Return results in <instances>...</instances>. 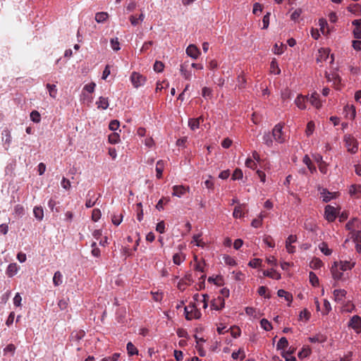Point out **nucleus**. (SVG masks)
Listing matches in <instances>:
<instances>
[{
  "instance_id": "obj_1",
  "label": "nucleus",
  "mask_w": 361,
  "mask_h": 361,
  "mask_svg": "<svg viewBox=\"0 0 361 361\" xmlns=\"http://www.w3.org/2000/svg\"><path fill=\"white\" fill-rule=\"evenodd\" d=\"M345 147L348 151L352 154H355L358 150V142L351 135H345L343 137Z\"/></svg>"
},
{
  "instance_id": "obj_2",
  "label": "nucleus",
  "mask_w": 361,
  "mask_h": 361,
  "mask_svg": "<svg viewBox=\"0 0 361 361\" xmlns=\"http://www.w3.org/2000/svg\"><path fill=\"white\" fill-rule=\"evenodd\" d=\"M185 319L191 320L192 319H199L201 317L200 311L197 308L195 304H190L185 307Z\"/></svg>"
},
{
  "instance_id": "obj_3",
  "label": "nucleus",
  "mask_w": 361,
  "mask_h": 361,
  "mask_svg": "<svg viewBox=\"0 0 361 361\" xmlns=\"http://www.w3.org/2000/svg\"><path fill=\"white\" fill-rule=\"evenodd\" d=\"M130 81L135 88L144 85L146 82V77L137 72H133L130 75Z\"/></svg>"
},
{
  "instance_id": "obj_4",
  "label": "nucleus",
  "mask_w": 361,
  "mask_h": 361,
  "mask_svg": "<svg viewBox=\"0 0 361 361\" xmlns=\"http://www.w3.org/2000/svg\"><path fill=\"white\" fill-rule=\"evenodd\" d=\"M282 129L283 125L278 123L272 130V137L279 143H283L285 141V137L283 136Z\"/></svg>"
},
{
  "instance_id": "obj_5",
  "label": "nucleus",
  "mask_w": 361,
  "mask_h": 361,
  "mask_svg": "<svg viewBox=\"0 0 361 361\" xmlns=\"http://www.w3.org/2000/svg\"><path fill=\"white\" fill-rule=\"evenodd\" d=\"M348 326L351 327L356 332L361 331V317L358 315H354L349 321Z\"/></svg>"
},
{
  "instance_id": "obj_6",
  "label": "nucleus",
  "mask_w": 361,
  "mask_h": 361,
  "mask_svg": "<svg viewBox=\"0 0 361 361\" xmlns=\"http://www.w3.org/2000/svg\"><path fill=\"white\" fill-rule=\"evenodd\" d=\"M325 216L328 221H334L336 218V209H335V207L331 205L326 206Z\"/></svg>"
},
{
  "instance_id": "obj_7",
  "label": "nucleus",
  "mask_w": 361,
  "mask_h": 361,
  "mask_svg": "<svg viewBox=\"0 0 361 361\" xmlns=\"http://www.w3.org/2000/svg\"><path fill=\"white\" fill-rule=\"evenodd\" d=\"M225 301L223 297L218 296L211 302V307L215 310H220L224 307Z\"/></svg>"
},
{
  "instance_id": "obj_8",
  "label": "nucleus",
  "mask_w": 361,
  "mask_h": 361,
  "mask_svg": "<svg viewBox=\"0 0 361 361\" xmlns=\"http://www.w3.org/2000/svg\"><path fill=\"white\" fill-rule=\"evenodd\" d=\"M325 77L328 82H332L334 85H338L341 82V78L336 71H334L331 73L326 72Z\"/></svg>"
},
{
  "instance_id": "obj_9",
  "label": "nucleus",
  "mask_w": 361,
  "mask_h": 361,
  "mask_svg": "<svg viewBox=\"0 0 361 361\" xmlns=\"http://www.w3.org/2000/svg\"><path fill=\"white\" fill-rule=\"evenodd\" d=\"M319 97V95L318 93L313 92L310 97L307 96V102H309L312 106H314L317 109H319L322 104Z\"/></svg>"
},
{
  "instance_id": "obj_10",
  "label": "nucleus",
  "mask_w": 361,
  "mask_h": 361,
  "mask_svg": "<svg viewBox=\"0 0 361 361\" xmlns=\"http://www.w3.org/2000/svg\"><path fill=\"white\" fill-rule=\"evenodd\" d=\"M186 54L191 58L196 59L198 58L200 51L195 45L190 44L186 49Z\"/></svg>"
},
{
  "instance_id": "obj_11",
  "label": "nucleus",
  "mask_w": 361,
  "mask_h": 361,
  "mask_svg": "<svg viewBox=\"0 0 361 361\" xmlns=\"http://www.w3.org/2000/svg\"><path fill=\"white\" fill-rule=\"evenodd\" d=\"M330 50L327 48H322L319 49L318 56L317 57V62H323L329 58Z\"/></svg>"
},
{
  "instance_id": "obj_12",
  "label": "nucleus",
  "mask_w": 361,
  "mask_h": 361,
  "mask_svg": "<svg viewBox=\"0 0 361 361\" xmlns=\"http://www.w3.org/2000/svg\"><path fill=\"white\" fill-rule=\"evenodd\" d=\"M2 141L4 142L5 145H6V149L7 150L8 147H10L11 142H12V137L11 135V132L8 129H4L2 133Z\"/></svg>"
},
{
  "instance_id": "obj_13",
  "label": "nucleus",
  "mask_w": 361,
  "mask_h": 361,
  "mask_svg": "<svg viewBox=\"0 0 361 361\" xmlns=\"http://www.w3.org/2000/svg\"><path fill=\"white\" fill-rule=\"evenodd\" d=\"M306 102H307V96L299 94L295 100V104L300 109L303 110L306 109Z\"/></svg>"
},
{
  "instance_id": "obj_14",
  "label": "nucleus",
  "mask_w": 361,
  "mask_h": 361,
  "mask_svg": "<svg viewBox=\"0 0 361 361\" xmlns=\"http://www.w3.org/2000/svg\"><path fill=\"white\" fill-rule=\"evenodd\" d=\"M18 271V266L16 263H11L6 271V275L8 277H13L15 276Z\"/></svg>"
},
{
  "instance_id": "obj_15",
  "label": "nucleus",
  "mask_w": 361,
  "mask_h": 361,
  "mask_svg": "<svg viewBox=\"0 0 361 361\" xmlns=\"http://www.w3.org/2000/svg\"><path fill=\"white\" fill-rule=\"evenodd\" d=\"M347 292L344 289H336L334 291L335 300L338 302H342L345 297Z\"/></svg>"
},
{
  "instance_id": "obj_16",
  "label": "nucleus",
  "mask_w": 361,
  "mask_h": 361,
  "mask_svg": "<svg viewBox=\"0 0 361 361\" xmlns=\"http://www.w3.org/2000/svg\"><path fill=\"white\" fill-rule=\"evenodd\" d=\"M345 112V117L350 119H354L356 115L355 108L354 106H346L344 109Z\"/></svg>"
},
{
  "instance_id": "obj_17",
  "label": "nucleus",
  "mask_w": 361,
  "mask_h": 361,
  "mask_svg": "<svg viewBox=\"0 0 361 361\" xmlns=\"http://www.w3.org/2000/svg\"><path fill=\"white\" fill-rule=\"evenodd\" d=\"M263 275L271 279H274L279 280L281 279V274L276 271L274 269H271L270 270H264L263 271Z\"/></svg>"
},
{
  "instance_id": "obj_18",
  "label": "nucleus",
  "mask_w": 361,
  "mask_h": 361,
  "mask_svg": "<svg viewBox=\"0 0 361 361\" xmlns=\"http://www.w3.org/2000/svg\"><path fill=\"white\" fill-rule=\"evenodd\" d=\"M96 104L99 109L104 110L109 106V99L106 97H100Z\"/></svg>"
},
{
  "instance_id": "obj_19",
  "label": "nucleus",
  "mask_w": 361,
  "mask_h": 361,
  "mask_svg": "<svg viewBox=\"0 0 361 361\" xmlns=\"http://www.w3.org/2000/svg\"><path fill=\"white\" fill-rule=\"evenodd\" d=\"M172 195L178 197H181L185 192V188L183 185H174Z\"/></svg>"
},
{
  "instance_id": "obj_20",
  "label": "nucleus",
  "mask_w": 361,
  "mask_h": 361,
  "mask_svg": "<svg viewBox=\"0 0 361 361\" xmlns=\"http://www.w3.org/2000/svg\"><path fill=\"white\" fill-rule=\"evenodd\" d=\"M187 64L185 63L180 65V71L181 75L185 80H190L192 74L191 72L187 70Z\"/></svg>"
},
{
  "instance_id": "obj_21",
  "label": "nucleus",
  "mask_w": 361,
  "mask_h": 361,
  "mask_svg": "<svg viewBox=\"0 0 361 361\" xmlns=\"http://www.w3.org/2000/svg\"><path fill=\"white\" fill-rule=\"evenodd\" d=\"M62 283H63V275L59 271H57L54 273V275L53 277V283L55 286H59Z\"/></svg>"
},
{
  "instance_id": "obj_22",
  "label": "nucleus",
  "mask_w": 361,
  "mask_h": 361,
  "mask_svg": "<svg viewBox=\"0 0 361 361\" xmlns=\"http://www.w3.org/2000/svg\"><path fill=\"white\" fill-rule=\"evenodd\" d=\"M277 295L280 298H283V297L285 298L286 300L288 301L289 302H292V300H293L292 295L290 293L286 291L285 290H283V289L279 290L277 292Z\"/></svg>"
},
{
  "instance_id": "obj_23",
  "label": "nucleus",
  "mask_w": 361,
  "mask_h": 361,
  "mask_svg": "<svg viewBox=\"0 0 361 361\" xmlns=\"http://www.w3.org/2000/svg\"><path fill=\"white\" fill-rule=\"evenodd\" d=\"M33 214L35 217L39 220L41 221L43 219L44 216V211L42 207H35L33 209Z\"/></svg>"
},
{
  "instance_id": "obj_24",
  "label": "nucleus",
  "mask_w": 361,
  "mask_h": 361,
  "mask_svg": "<svg viewBox=\"0 0 361 361\" xmlns=\"http://www.w3.org/2000/svg\"><path fill=\"white\" fill-rule=\"evenodd\" d=\"M126 348H127L128 354L130 356L138 354V350L131 342H128L127 343Z\"/></svg>"
},
{
  "instance_id": "obj_25",
  "label": "nucleus",
  "mask_w": 361,
  "mask_h": 361,
  "mask_svg": "<svg viewBox=\"0 0 361 361\" xmlns=\"http://www.w3.org/2000/svg\"><path fill=\"white\" fill-rule=\"evenodd\" d=\"M109 15L106 12H99L95 15V20L100 23H104L108 18Z\"/></svg>"
},
{
  "instance_id": "obj_26",
  "label": "nucleus",
  "mask_w": 361,
  "mask_h": 361,
  "mask_svg": "<svg viewBox=\"0 0 361 361\" xmlns=\"http://www.w3.org/2000/svg\"><path fill=\"white\" fill-rule=\"evenodd\" d=\"M47 88L49 91V96L52 98H56L57 94V89L55 85L47 84Z\"/></svg>"
},
{
  "instance_id": "obj_27",
  "label": "nucleus",
  "mask_w": 361,
  "mask_h": 361,
  "mask_svg": "<svg viewBox=\"0 0 361 361\" xmlns=\"http://www.w3.org/2000/svg\"><path fill=\"white\" fill-rule=\"evenodd\" d=\"M164 170V163L161 160L157 161L156 165L157 177L161 178Z\"/></svg>"
},
{
  "instance_id": "obj_28",
  "label": "nucleus",
  "mask_w": 361,
  "mask_h": 361,
  "mask_svg": "<svg viewBox=\"0 0 361 361\" xmlns=\"http://www.w3.org/2000/svg\"><path fill=\"white\" fill-rule=\"evenodd\" d=\"M288 345V341L286 337H282L279 339L276 346L277 349H286Z\"/></svg>"
},
{
  "instance_id": "obj_29",
  "label": "nucleus",
  "mask_w": 361,
  "mask_h": 361,
  "mask_svg": "<svg viewBox=\"0 0 361 361\" xmlns=\"http://www.w3.org/2000/svg\"><path fill=\"white\" fill-rule=\"evenodd\" d=\"M355 266V262H350L348 261L341 262L340 269L342 271L350 270Z\"/></svg>"
},
{
  "instance_id": "obj_30",
  "label": "nucleus",
  "mask_w": 361,
  "mask_h": 361,
  "mask_svg": "<svg viewBox=\"0 0 361 361\" xmlns=\"http://www.w3.org/2000/svg\"><path fill=\"white\" fill-rule=\"evenodd\" d=\"M351 238H353V241L359 243H361V231H352Z\"/></svg>"
},
{
  "instance_id": "obj_31",
  "label": "nucleus",
  "mask_w": 361,
  "mask_h": 361,
  "mask_svg": "<svg viewBox=\"0 0 361 361\" xmlns=\"http://www.w3.org/2000/svg\"><path fill=\"white\" fill-rule=\"evenodd\" d=\"M109 141L111 144H116L120 141V135L118 133H113L109 135Z\"/></svg>"
},
{
  "instance_id": "obj_32",
  "label": "nucleus",
  "mask_w": 361,
  "mask_h": 361,
  "mask_svg": "<svg viewBox=\"0 0 361 361\" xmlns=\"http://www.w3.org/2000/svg\"><path fill=\"white\" fill-rule=\"evenodd\" d=\"M319 250H321L322 252H323L325 255L326 256H329L331 254V250H330L329 247H328V245L326 243H322L319 245Z\"/></svg>"
},
{
  "instance_id": "obj_33",
  "label": "nucleus",
  "mask_w": 361,
  "mask_h": 361,
  "mask_svg": "<svg viewBox=\"0 0 361 361\" xmlns=\"http://www.w3.org/2000/svg\"><path fill=\"white\" fill-rule=\"evenodd\" d=\"M272 135H270L269 133H265L263 135L262 140L263 142L267 145L268 147H271L273 144V140L271 138Z\"/></svg>"
},
{
  "instance_id": "obj_34",
  "label": "nucleus",
  "mask_w": 361,
  "mask_h": 361,
  "mask_svg": "<svg viewBox=\"0 0 361 361\" xmlns=\"http://www.w3.org/2000/svg\"><path fill=\"white\" fill-rule=\"evenodd\" d=\"M321 194L323 197V201L325 202H329L333 198L332 193L329 192L326 189H323Z\"/></svg>"
},
{
  "instance_id": "obj_35",
  "label": "nucleus",
  "mask_w": 361,
  "mask_h": 361,
  "mask_svg": "<svg viewBox=\"0 0 361 361\" xmlns=\"http://www.w3.org/2000/svg\"><path fill=\"white\" fill-rule=\"evenodd\" d=\"M310 282L313 286H317L319 285V279L317 275L312 272H310Z\"/></svg>"
},
{
  "instance_id": "obj_36",
  "label": "nucleus",
  "mask_w": 361,
  "mask_h": 361,
  "mask_svg": "<svg viewBox=\"0 0 361 361\" xmlns=\"http://www.w3.org/2000/svg\"><path fill=\"white\" fill-rule=\"evenodd\" d=\"M264 217V215L260 214L259 216L257 219H255L252 220L251 225L255 228H258L262 226V219Z\"/></svg>"
},
{
  "instance_id": "obj_37",
  "label": "nucleus",
  "mask_w": 361,
  "mask_h": 361,
  "mask_svg": "<svg viewBox=\"0 0 361 361\" xmlns=\"http://www.w3.org/2000/svg\"><path fill=\"white\" fill-rule=\"evenodd\" d=\"M361 192V185H352L349 189V193L351 196L355 195Z\"/></svg>"
},
{
  "instance_id": "obj_38",
  "label": "nucleus",
  "mask_w": 361,
  "mask_h": 361,
  "mask_svg": "<svg viewBox=\"0 0 361 361\" xmlns=\"http://www.w3.org/2000/svg\"><path fill=\"white\" fill-rule=\"evenodd\" d=\"M293 94L291 91L288 89H285L281 92V98L285 102L286 100H289L291 99Z\"/></svg>"
},
{
  "instance_id": "obj_39",
  "label": "nucleus",
  "mask_w": 361,
  "mask_h": 361,
  "mask_svg": "<svg viewBox=\"0 0 361 361\" xmlns=\"http://www.w3.org/2000/svg\"><path fill=\"white\" fill-rule=\"evenodd\" d=\"M30 119L34 123H39L41 120V116L37 111H32L30 114Z\"/></svg>"
},
{
  "instance_id": "obj_40",
  "label": "nucleus",
  "mask_w": 361,
  "mask_h": 361,
  "mask_svg": "<svg viewBox=\"0 0 361 361\" xmlns=\"http://www.w3.org/2000/svg\"><path fill=\"white\" fill-rule=\"evenodd\" d=\"M322 265H323V263H322V260H320L319 259H317V258L314 259L310 262V267H311V268H312L314 269H319Z\"/></svg>"
},
{
  "instance_id": "obj_41",
  "label": "nucleus",
  "mask_w": 361,
  "mask_h": 361,
  "mask_svg": "<svg viewBox=\"0 0 361 361\" xmlns=\"http://www.w3.org/2000/svg\"><path fill=\"white\" fill-rule=\"evenodd\" d=\"M261 327L265 331H270L272 329L271 323L266 319H262L260 322Z\"/></svg>"
},
{
  "instance_id": "obj_42",
  "label": "nucleus",
  "mask_w": 361,
  "mask_h": 361,
  "mask_svg": "<svg viewBox=\"0 0 361 361\" xmlns=\"http://www.w3.org/2000/svg\"><path fill=\"white\" fill-rule=\"evenodd\" d=\"M122 220H123V214H120L119 215L114 214L111 217L112 223L116 226H118L121 223Z\"/></svg>"
},
{
  "instance_id": "obj_43",
  "label": "nucleus",
  "mask_w": 361,
  "mask_h": 361,
  "mask_svg": "<svg viewBox=\"0 0 361 361\" xmlns=\"http://www.w3.org/2000/svg\"><path fill=\"white\" fill-rule=\"evenodd\" d=\"M14 213H15V214H16L19 216H23L25 214V209H24L23 206H22L20 204L16 205L14 207Z\"/></svg>"
},
{
  "instance_id": "obj_44",
  "label": "nucleus",
  "mask_w": 361,
  "mask_h": 361,
  "mask_svg": "<svg viewBox=\"0 0 361 361\" xmlns=\"http://www.w3.org/2000/svg\"><path fill=\"white\" fill-rule=\"evenodd\" d=\"M262 260L259 258H255L252 259L248 265L252 268H257L262 265Z\"/></svg>"
},
{
  "instance_id": "obj_45",
  "label": "nucleus",
  "mask_w": 361,
  "mask_h": 361,
  "mask_svg": "<svg viewBox=\"0 0 361 361\" xmlns=\"http://www.w3.org/2000/svg\"><path fill=\"white\" fill-rule=\"evenodd\" d=\"M233 359L236 360L238 358H240V360H243L245 357L244 351L241 349H239L237 352H233L231 355Z\"/></svg>"
},
{
  "instance_id": "obj_46",
  "label": "nucleus",
  "mask_w": 361,
  "mask_h": 361,
  "mask_svg": "<svg viewBox=\"0 0 361 361\" xmlns=\"http://www.w3.org/2000/svg\"><path fill=\"white\" fill-rule=\"evenodd\" d=\"M188 126H190L191 130H195L197 129L200 126L199 121L197 119L190 118L188 121Z\"/></svg>"
},
{
  "instance_id": "obj_47",
  "label": "nucleus",
  "mask_w": 361,
  "mask_h": 361,
  "mask_svg": "<svg viewBox=\"0 0 361 361\" xmlns=\"http://www.w3.org/2000/svg\"><path fill=\"white\" fill-rule=\"evenodd\" d=\"M164 68V65L161 61H156L154 64V70L157 73H161L163 71Z\"/></svg>"
},
{
  "instance_id": "obj_48",
  "label": "nucleus",
  "mask_w": 361,
  "mask_h": 361,
  "mask_svg": "<svg viewBox=\"0 0 361 361\" xmlns=\"http://www.w3.org/2000/svg\"><path fill=\"white\" fill-rule=\"evenodd\" d=\"M310 353L311 350L309 348H302V350L298 353V357L300 359L307 357Z\"/></svg>"
},
{
  "instance_id": "obj_49",
  "label": "nucleus",
  "mask_w": 361,
  "mask_h": 361,
  "mask_svg": "<svg viewBox=\"0 0 361 361\" xmlns=\"http://www.w3.org/2000/svg\"><path fill=\"white\" fill-rule=\"evenodd\" d=\"M264 243L269 247H274L275 243L270 235H266L263 239Z\"/></svg>"
},
{
  "instance_id": "obj_50",
  "label": "nucleus",
  "mask_w": 361,
  "mask_h": 361,
  "mask_svg": "<svg viewBox=\"0 0 361 361\" xmlns=\"http://www.w3.org/2000/svg\"><path fill=\"white\" fill-rule=\"evenodd\" d=\"M243 176V171L240 169H236L233 175H232V179L233 180H240L242 179Z\"/></svg>"
},
{
  "instance_id": "obj_51",
  "label": "nucleus",
  "mask_w": 361,
  "mask_h": 361,
  "mask_svg": "<svg viewBox=\"0 0 361 361\" xmlns=\"http://www.w3.org/2000/svg\"><path fill=\"white\" fill-rule=\"evenodd\" d=\"M15 351H16V346L11 343V344H8L4 349V355L7 354V353H11L12 355H14L15 353Z\"/></svg>"
},
{
  "instance_id": "obj_52",
  "label": "nucleus",
  "mask_w": 361,
  "mask_h": 361,
  "mask_svg": "<svg viewBox=\"0 0 361 361\" xmlns=\"http://www.w3.org/2000/svg\"><path fill=\"white\" fill-rule=\"evenodd\" d=\"M270 66H271L270 68L271 69V72H273L274 74H279L281 73V70L278 67L277 62L276 61L275 59H274L271 62Z\"/></svg>"
},
{
  "instance_id": "obj_53",
  "label": "nucleus",
  "mask_w": 361,
  "mask_h": 361,
  "mask_svg": "<svg viewBox=\"0 0 361 361\" xmlns=\"http://www.w3.org/2000/svg\"><path fill=\"white\" fill-rule=\"evenodd\" d=\"M91 247H92V255L95 257H98L100 256V250L99 247H97V243L95 242H93L91 245Z\"/></svg>"
},
{
  "instance_id": "obj_54",
  "label": "nucleus",
  "mask_w": 361,
  "mask_h": 361,
  "mask_svg": "<svg viewBox=\"0 0 361 361\" xmlns=\"http://www.w3.org/2000/svg\"><path fill=\"white\" fill-rule=\"evenodd\" d=\"M331 273L333 278L336 280H340L342 278L343 273L341 271H338L336 268H334L332 267L331 268Z\"/></svg>"
},
{
  "instance_id": "obj_55",
  "label": "nucleus",
  "mask_w": 361,
  "mask_h": 361,
  "mask_svg": "<svg viewBox=\"0 0 361 361\" xmlns=\"http://www.w3.org/2000/svg\"><path fill=\"white\" fill-rule=\"evenodd\" d=\"M169 200L167 199V198H161L159 200V202H157V205H156V208L161 211V210H163L164 209V204H166L167 202H169Z\"/></svg>"
},
{
  "instance_id": "obj_56",
  "label": "nucleus",
  "mask_w": 361,
  "mask_h": 361,
  "mask_svg": "<svg viewBox=\"0 0 361 361\" xmlns=\"http://www.w3.org/2000/svg\"><path fill=\"white\" fill-rule=\"evenodd\" d=\"M101 217V211L99 209H94L92 214V219L97 221Z\"/></svg>"
},
{
  "instance_id": "obj_57",
  "label": "nucleus",
  "mask_w": 361,
  "mask_h": 361,
  "mask_svg": "<svg viewBox=\"0 0 361 361\" xmlns=\"http://www.w3.org/2000/svg\"><path fill=\"white\" fill-rule=\"evenodd\" d=\"M111 46L114 51H118L121 49L118 38H113L111 39Z\"/></svg>"
},
{
  "instance_id": "obj_58",
  "label": "nucleus",
  "mask_w": 361,
  "mask_h": 361,
  "mask_svg": "<svg viewBox=\"0 0 361 361\" xmlns=\"http://www.w3.org/2000/svg\"><path fill=\"white\" fill-rule=\"evenodd\" d=\"M314 129V123L313 121H310L306 128V134L307 136H310L313 133Z\"/></svg>"
},
{
  "instance_id": "obj_59",
  "label": "nucleus",
  "mask_w": 361,
  "mask_h": 361,
  "mask_svg": "<svg viewBox=\"0 0 361 361\" xmlns=\"http://www.w3.org/2000/svg\"><path fill=\"white\" fill-rule=\"evenodd\" d=\"M119 126L120 123L118 121L113 120L110 122L109 127L111 130L115 131L119 128Z\"/></svg>"
},
{
  "instance_id": "obj_60",
  "label": "nucleus",
  "mask_w": 361,
  "mask_h": 361,
  "mask_svg": "<svg viewBox=\"0 0 361 361\" xmlns=\"http://www.w3.org/2000/svg\"><path fill=\"white\" fill-rule=\"evenodd\" d=\"M269 17H270V13H267L266 15L264 16L262 19L263 23V29H267L269 27Z\"/></svg>"
},
{
  "instance_id": "obj_61",
  "label": "nucleus",
  "mask_w": 361,
  "mask_h": 361,
  "mask_svg": "<svg viewBox=\"0 0 361 361\" xmlns=\"http://www.w3.org/2000/svg\"><path fill=\"white\" fill-rule=\"evenodd\" d=\"M61 187L65 190H69L71 188V182L68 179L63 177L61 182Z\"/></svg>"
},
{
  "instance_id": "obj_62",
  "label": "nucleus",
  "mask_w": 361,
  "mask_h": 361,
  "mask_svg": "<svg viewBox=\"0 0 361 361\" xmlns=\"http://www.w3.org/2000/svg\"><path fill=\"white\" fill-rule=\"evenodd\" d=\"M156 231L160 233H164L165 232V224L164 221H161L157 224Z\"/></svg>"
},
{
  "instance_id": "obj_63",
  "label": "nucleus",
  "mask_w": 361,
  "mask_h": 361,
  "mask_svg": "<svg viewBox=\"0 0 361 361\" xmlns=\"http://www.w3.org/2000/svg\"><path fill=\"white\" fill-rule=\"evenodd\" d=\"M202 94L204 98H209L212 96V90L209 87H204L202 89Z\"/></svg>"
},
{
  "instance_id": "obj_64",
  "label": "nucleus",
  "mask_w": 361,
  "mask_h": 361,
  "mask_svg": "<svg viewBox=\"0 0 361 361\" xmlns=\"http://www.w3.org/2000/svg\"><path fill=\"white\" fill-rule=\"evenodd\" d=\"M235 218H240L243 216V210L240 207H235L233 213Z\"/></svg>"
}]
</instances>
